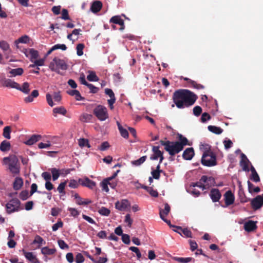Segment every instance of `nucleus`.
<instances>
[{
  "instance_id": "nucleus-1",
  "label": "nucleus",
  "mask_w": 263,
  "mask_h": 263,
  "mask_svg": "<svg viewBox=\"0 0 263 263\" xmlns=\"http://www.w3.org/2000/svg\"><path fill=\"white\" fill-rule=\"evenodd\" d=\"M197 99V97L193 92L187 89H179L175 91L173 95V100L175 105L178 108L182 109L193 105Z\"/></svg>"
},
{
  "instance_id": "nucleus-2",
  "label": "nucleus",
  "mask_w": 263,
  "mask_h": 263,
  "mask_svg": "<svg viewBox=\"0 0 263 263\" xmlns=\"http://www.w3.org/2000/svg\"><path fill=\"white\" fill-rule=\"evenodd\" d=\"M202 146L204 147V152L202 159L201 163L206 166H214L216 164V158L214 153L210 151V146L208 144H202Z\"/></svg>"
},
{
  "instance_id": "nucleus-3",
  "label": "nucleus",
  "mask_w": 263,
  "mask_h": 263,
  "mask_svg": "<svg viewBox=\"0 0 263 263\" xmlns=\"http://www.w3.org/2000/svg\"><path fill=\"white\" fill-rule=\"evenodd\" d=\"M4 164L8 165V170L13 174H18L20 173V164L17 157L14 155H10L9 157L3 158Z\"/></svg>"
},
{
  "instance_id": "nucleus-4",
  "label": "nucleus",
  "mask_w": 263,
  "mask_h": 263,
  "mask_svg": "<svg viewBox=\"0 0 263 263\" xmlns=\"http://www.w3.org/2000/svg\"><path fill=\"white\" fill-rule=\"evenodd\" d=\"M160 143L164 146L165 150L168 152L171 156H174L182 150L181 146L176 141L171 142L170 141H164L161 140Z\"/></svg>"
},
{
  "instance_id": "nucleus-5",
  "label": "nucleus",
  "mask_w": 263,
  "mask_h": 263,
  "mask_svg": "<svg viewBox=\"0 0 263 263\" xmlns=\"http://www.w3.org/2000/svg\"><path fill=\"white\" fill-rule=\"evenodd\" d=\"M49 68L52 71L59 73V69L66 70L67 69V65L64 60L55 57L50 62Z\"/></svg>"
},
{
  "instance_id": "nucleus-6",
  "label": "nucleus",
  "mask_w": 263,
  "mask_h": 263,
  "mask_svg": "<svg viewBox=\"0 0 263 263\" xmlns=\"http://www.w3.org/2000/svg\"><path fill=\"white\" fill-rule=\"evenodd\" d=\"M21 204L18 199H12L6 204L7 213L10 214L22 210L23 208L21 206Z\"/></svg>"
},
{
  "instance_id": "nucleus-7",
  "label": "nucleus",
  "mask_w": 263,
  "mask_h": 263,
  "mask_svg": "<svg viewBox=\"0 0 263 263\" xmlns=\"http://www.w3.org/2000/svg\"><path fill=\"white\" fill-rule=\"evenodd\" d=\"M93 114L100 121H103L108 118L107 109L106 107L98 105L93 109Z\"/></svg>"
},
{
  "instance_id": "nucleus-8",
  "label": "nucleus",
  "mask_w": 263,
  "mask_h": 263,
  "mask_svg": "<svg viewBox=\"0 0 263 263\" xmlns=\"http://www.w3.org/2000/svg\"><path fill=\"white\" fill-rule=\"evenodd\" d=\"M152 151L154 153V154L151 156L150 159L152 160H156L158 159V158H159L160 163H162L163 160L164 159V157L163 156V152L159 150V146H153Z\"/></svg>"
},
{
  "instance_id": "nucleus-9",
  "label": "nucleus",
  "mask_w": 263,
  "mask_h": 263,
  "mask_svg": "<svg viewBox=\"0 0 263 263\" xmlns=\"http://www.w3.org/2000/svg\"><path fill=\"white\" fill-rule=\"evenodd\" d=\"M251 204L252 207L255 210L260 208L263 204V194L262 195H258L253 199Z\"/></svg>"
},
{
  "instance_id": "nucleus-10",
  "label": "nucleus",
  "mask_w": 263,
  "mask_h": 263,
  "mask_svg": "<svg viewBox=\"0 0 263 263\" xmlns=\"http://www.w3.org/2000/svg\"><path fill=\"white\" fill-rule=\"evenodd\" d=\"M130 206V203L127 199H122L121 201H118L115 203V207L119 211H125Z\"/></svg>"
},
{
  "instance_id": "nucleus-11",
  "label": "nucleus",
  "mask_w": 263,
  "mask_h": 263,
  "mask_svg": "<svg viewBox=\"0 0 263 263\" xmlns=\"http://www.w3.org/2000/svg\"><path fill=\"white\" fill-rule=\"evenodd\" d=\"M224 197L226 206H228L234 203L235 200L234 195L232 194L230 190L226 192L224 195Z\"/></svg>"
},
{
  "instance_id": "nucleus-12",
  "label": "nucleus",
  "mask_w": 263,
  "mask_h": 263,
  "mask_svg": "<svg viewBox=\"0 0 263 263\" xmlns=\"http://www.w3.org/2000/svg\"><path fill=\"white\" fill-rule=\"evenodd\" d=\"M209 196L213 202H217L221 197L219 190L217 189H212L210 193Z\"/></svg>"
},
{
  "instance_id": "nucleus-13",
  "label": "nucleus",
  "mask_w": 263,
  "mask_h": 263,
  "mask_svg": "<svg viewBox=\"0 0 263 263\" xmlns=\"http://www.w3.org/2000/svg\"><path fill=\"white\" fill-rule=\"evenodd\" d=\"M79 182L83 186H86L91 189L96 185V183L93 181L90 180L88 178H85L84 179H79Z\"/></svg>"
},
{
  "instance_id": "nucleus-14",
  "label": "nucleus",
  "mask_w": 263,
  "mask_h": 263,
  "mask_svg": "<svg viewBox=\"0 0 263 263\" xmlns=\"http://www.w3.org/2000/svg\"><path fill=\"white\" fill-rule=\"evenodd\" d=\"M194 151L193 147L187 148L183 153L182 157L186 160H190L194 156Z\"/></svg>"
},
{
  "instance_id": "nucleus-15",
  "label": "nucleus",
  "mask_w": 263,
  "mask_h": 263,
  "mask_svg": "<svg viewBox=\"0 0 263 263\" xmlns=\"http://www.w3.org/2000/svg\"><path fill=\"white\" fill-rule=\"evenodd\" d=\"M257 226L256 222L249 220L244 224V229L247 232H252L256 230Z\"/></svg>"
},
{
  "instance_id": "nucleus-16",
  "label": "nucleus",
  "mask_w": 263,
  "mask_h": 263,
  "mask_svg": "<svg viewBox=\"0 0 263 263\" xmlns=\"http://www.w3.org/2000/svg\"><path fill=\"white\" fill-rule=\"evenodd\" d=\"M2 82L4 86L16 89L18 86V83L12 81L10 79H4L2 80Z\"/></svg>"
},
{
  "instance_id": "nucleus-17",
  "label": "nucleus",
  "mask_w": 263,
  "mask_h": 263,
  "mask_svg": "<svg viewBox=\"0 0 263 263\" xmlns=\"http://www.w3.org/2000/svg\"><path fill=\"white\" fill-rule=\"evenodd\" d=\"M41 138L40 135H32L24 143L28 145H32L39 141Z\"/></svg>"
},
{
  "instance_id": "nucleus-18",
  "label": "nucleus",
  "mask_w": 263,
  "mask_h": 263,
  "mask_svg": "<svg viewBox=\"0 0 263 263\" xmlns=\"http://www.w3.org/2000/svg\"><path fill=\"white\" fill-rule=\"evenodd\" d=\"M25 54L27 57L29 55H30V61L31 62H33L34 60L37 59L39 56V52L33 48L29 49Z\"/></svg>"
},
{
  "instance_id": "nucleus-19",
  "label": "nucleus",
  "mask_w": 263,
  "mask_h": 263,
  "mask_svg": "<svg viewBox=\"0 0 263 263\" xmlns=\"http://www.w3.org/2000/svg\"><path fill=\"white\" fill-rule=\"evenodd\" d=\"M52 111H53V115L55 117H57L58 114L61 115L63 116H65V115L67 113L66 109L64 107H62V106L54 108L53 109Z\"/></svg>"
},
{
  "instance_id": "nucleus-20",
  "label": "nucleus",
  "mask_w": 263,
  "mask_h": 263,
  "mask_svg": "<svg viewBox=\"0 0 263 263\" xmlns=\"http://www.w3.org/2000/svg\"><path fill=\"white\" fill-rule=\"evenodd\" d=\"M110 22L121 26L120 29H123L124 28V21L119 16H112L110 20Z\"/></svg>"
},
{
  "instance_id": "nucleus-21",
  "label": "nucleus",
  "mask_w": 263,
  "mask_h": 263,
  "mask_svg": "<svg viewBox=\"0 0 263 263\" xmlns=\"http://www.w3.org/2000/svg\"><path fill=\"white\" fill-rule=\"evenodd\" d=\"M29 86V84L28 82H24L22 86H20V85L18 84V86L17 87L16 89L23 92L25 94H28L30 90Z\"/></svg>"
},
{
  "instance_id": "nucleus-22",
  "label": "nucleus",
  "mask_w": 263,
  "mask_h": 263,
  "mask_svg": "<svg viewBox=\"0 0 263 263\" xmlns=\"http://www.w3.org/2000/svg\"><path fill=\"white\" fill-rule=\"evenodd\" d=\"M102 6V4L100 1L94 2L91 6V10L95 13L99 12Z\"/></svg>"
},
{
  "instance_id": "nucleus-23",
  "label": "nucleus",
  "mask_w": 263,
  "mask_h": 263,
  "mask_svg": "<svg viewBox=\"0 0 263 263\" xmlns=\"http://www.w3.org/2000/svg\"><path fill=\"white\" fill-rule=\"evenodd\" d=\"M67 93L72 96H75L76 99L78 101L83 100L84 99V98L81 96L80 92L77 90H69L67 91Z\"/></svg>"
},
{
  "instance_id": "nucleus-24",
  "label": "nucleus",
  "mask_w": 263,
  "mask_h": 263,
  "mask_svg": "<svg viewBox=\"0 0 263 263\" xmlns=\"http://www.w3.org/2000/svg\"><path fill=\"white\" fill-rule=\"evenodd\" d=\"M178 138L179 141H177L179 144H180L182 147V149H183L184 146L187 145H190L189 143V141L186 138L183 137L181 134H178Z\"/></svg>"
},
{
  "instance_id": "nucleus-25",
  "label": "nucleus",
  "mask_w": 263,
  "mask_h": 263,
  "mask_svg": "<svg viewBox=\"0 0 263 263\" xmlns=\"http://www.w3.org/2000/svg\"><path fill=\"white\" fill-rule=\"evenodd\" d=\"M11 147L10 143L9 141L4 140L0 144V150L2 152H6L10 150Z\"/></svg>"
},
{
  "instance_id": "nucleus-26",
  "label": "nucleus",
  "mask_w": 263,
  "mask_h": 263,
  "mask_svg": "<svg viewBox=\"0 0 263 263\" xmlns=\"http://www.w3.org/2000/svg\"><path fill=\"white\" fill-rule=\"evenodd\" d=\"M23 184V179L20 177H16L13 182V188L15 190H20Z\"/></svg>"
},
{
  "instance_id": "nucleus-27",
  "label": "nucleus",
  "mask_w": 263,
  "mask_h": 263,
  "mask_svg": "<svg viewBox=\"0 0 263 263\" xmlns=\"http://www.w3.org/2000/svg\"><path fill=\"white\" fill-rule=\"evenodd\" d=\"M23 252L24 256L28 260L34 262H35V260H37L36 256L32 252H27L24 250H23Z\"/></svg>"
},
{
  "instance_id": "nucleus-28",
  "label": "nucleus",
  "mask_w": 263,
  "mask_h": 263,
  "mask_svg": "<svg viewBox=\"0 0 263 263\" xmlns=\"http://www.w3.org/2000/svg\"><path fill=\"white\" fill-rule=\"evenodd\" d=\"M88 73L89 74L87 76V79L88 81L92 82H97L99 81V78L95 71L89 70Z\"/></svg>"
},
{
  "instance_id": "nucleus-29",
  "label": "nucleus",
  "mask_w": 263,
  "mask_h": 263,
  "mask_svg": "<svg viewBox=\"0 0 263 263\" xmlns=\"http://www.w3.org/2000/svg\"><path fill=\"white\" fill-rule=\"evenodd\" d=\"M52 176V179L53 181H55L58 179L59 176H60V170L57 169L56 168H51L49 170Z\"/></svg>"
},
{
  "instance_id": "nucleus-30",
  "label": "nucleus",
  "mask_w": 263,
  "mask_h": 263,
  "mask_svg": "<svg viewBox=\"0 0 263 263\" xmlns=\"http://www.w3.org/2000/svg\"><path fill=\"white\" fill-rule=\"evenodd\" d=\"M173 259L181 263H188L189 262H191L192 261H194V259H193L192 257H186V258H183V257H173Z\"/></svg>"
},
{
  "instance_id": "nucleus-31",
  "label": "nucleus",
  "mask_w": 263,
  "mask_h": 263,
  "mask_svg": "<svg viewBox=\"0 0 263 263\" xmlns=\"http://www.w3.org/2000/svg\"><path fill=\"white\" fill-rule=\"evenodd\" d=\"M23 69L22 68H18L16 69H11L9 71V73L11 74L10 77H15L17 76H21L23 73Z\"/></svg>"
},
{
  "instance_id": "nucleus-32",
  "label": "nucleus",
  "mask_w": 263,
  "mask_h": 263,
  "mask_svg": "<svg viewBox=\"0 0 263 263\" xmlns=\"http://www.w3.org/2000/svg\"><path fill=\"white\" fill-rule=\"evenodd\" d=\"M208 128L210 132L216 134H220L223 132V129L222 128L215 126L209 125Z\"/></svg>"
},
{
  "instance_id": "nucleus-33",
  "label": "nucleus",
  "mask_w": 263,
  "mask_h": 263,
  "mask_svg": "<svg viewBox=\"0 0 263 263\" xmlns=\"http://www.w3.org/2000/svg\"><path fill=\"white\" fill-rule=\"evenodd\" d=\"M248 190L250 193L253 192L258 193L260 191V189L259 187H254V185L250 181H248Z\"/></svg>"
},
{
  "instance_id": "nucleus-34",
  "label": "nucleus",
  "mask_w": 263,
  "mask_h": 263,
  "mask_svg": "<svg viewBox=\"0 0 263 263\" xmlns=\"http://www.w3.org/2000/svg\"><path fill=\"white\" fill-rule=\"evenodd\" d=\"M11 132V128L10 126H7L3 129V136L7 139L11 138L10 133Z\"/></svg>"
},
{
  "instance_id": "nucleus-35",
  "label": "nucleus",
  "mask_w": 263,
  "mask_h": 263,
  "mask_svg": "<svg viewBox=\"0 0 263 263\" xmlns=\"http://www.w3.org/2000/svg\"><path fill=\"white\" fill-rule=\"evenodd\" d=\"M42 253L44 255H52L55 252V249H49L47 247H43L41 250Z\"/></svg>"
},
{
  "instance_id": "nucleus-36",
  "label": "nucleus",
  "mask_w": 263,
  "mask_h": 263,
  "mask_svg": "<svg viewBox=\"0 0 263 263\" xmlns=\"http://www.w3.org/2000/svg\"><path fill=\"white\" fill-rule=\"evenodd\" d=\"M92 117V116L91 115L84 113L80 116V120L82 122H87L91 120Z\"/></svg>"
},
{
  "instance_id": "nucleus-37",
  "label": "nucleus",
  "mask_w": 263,
  "mask_h": 263,
  "mask_svg": "<svg viewBox=\"0 0 263 263\" xmlns=\"http://www.w3.org/2000/svg\"><path fill=\"white\" fill-rule=\"evenodd\" d=\"M176 228L179 229L182 233H183L186 237L192 238V232L187 228L182 229L181 227L177 226Z\"/></svg>"
},
{
  "instance_id": "nucleus-38",
  "label": "nucleus",
  "mask_w": 263,
  "mask_h": 263,
  "mask_svg": "<svg viewBox=\"0 0 263 263\" xmlns=\"http://www.w3.org/2000/svg\"><path fill=\"white\" fill-rule=\"evenodd\" d=\"M146 158V156H142L137 160L132 161V164L136 166H139L145 161Z\"/></svg>"
},
{
  "instance_id": "nucleus-39",
  "label": "nucleus",
  "mask_w": 263,
  "mask_h": 263,
  "mask_svg": "<svg viewBox=\"0 0 263 263\" xmlns=\"http://www.w3.org/2000/svg\"><path fill=\"white\" fill-rule=\"evenodd\" d=\"M109 181H110L107 178H106L104 179L101 183V186L102 187V190L105 191L106 192H108L109 191L108 185V183H109Z\"/></svg>"
},
{
  "instance_id": "nucleus-40",
  "label": "nucleus",
  "mask_w": 263,
  "mask_h": 263,
  "mask_svg": "<svg viewBox=\"0 0 263 263\" xmlns=\"http://www.w3.org/2000/svg\"><path fill=\"white\" fill-rule=\"evenodd\" d=\"M170 211V206L168 205V204L166 203L164 204V210L160 209L159 215H160V213L162 212V215H164V216L165 217V216H166L168 215Z\"/></svg>"
},
{
  "instance_id": "nucleus-41",
  "label": "nucleus",
  "mask_w": 263,
  "mask_h": 263,
  "mask_svg": "<svg viewBox=\"0 0 263 263\" xmlns=\"http://www.w3.org/2000/svg\"><path fill=\"white\" fill-rule=\"evenodd\" d=\"M79 145L81 147H83L84 146H86L87 147H90V145L89 144L88 140L87 139H84V138L79 139Z\"/></svg>"
},
{
  "instance_id": "nucleus-42",
  "label": "nucleus",
  "mask_w": 263,
  "mask_h": 263,
  "mask_svg": "<svg viewBox=\"0 0 263 263\" xmlns=\"http://www.w3.org/2000/svg\"><path fill=\"white\" fill-rule=\"evenodd\" d=\"M29 38L27 35H24L20 37L18 40L15 41V43L17 44L18 43H27L29 42Z\"/></svg>"
},
{
  "instance_id": "nucleus-43",
  "label": "nucleus",
  "mask_w": 263,
  "mask_h": 263,
  "mask_svg": "<svg viewBox=\"0 0 263 263\" xmlns=\"http://www.w3.org/2000/svg\"><path fill=\"white\" fill-rule=\"evenodd\" d=\"M98 213L101 215L107 216L109 215L110 211L109 209L105 207H102L98 211Z\"/></svg>"
},
{
  "instance_id": "nucleus-44",
  "label": "nucleus",
  "mask_w": 263,
  "mask_h": 263,
  "mask_svg": "<svg viewBox=\"0 0 263 263\" xmlns=\"http://www.w3.org/2000/svg\"><path fill=\"white\" fill-rule=\"evenodd\" d=\"M0 48L4 51H7L10 49V46L7 42L2 41H0Z\"/></svg>"
},
{
  "instance_id": "nucleus-45",
  "label": "nucleus",
  "mask_w": 263,
  "mask_h": 263,
  "mask_svg": "<svg viewBox=\"0 0 263 263\" xmlns=\"http://www.w3.org/2000/svg\"><path fill=\"white\" fill-rule=\"evenodd\" d=\"M84 45L83 44H79L77 46V54L78 56H81L83 54Z\"/></svg>"
},
{
  "instance_id": "nucleus-46",
  "label": "nucleus",
  "mask_w": 263,
  "mask_h": 263,
  "mask_svg": "<svg viewBox=\"0 0 263 263\" xmlns=\"http://www.w3.org/2000/svg\"><path fill=\"white\" fill-rule=\"evenodd\" d=\"M193 114L196 116H199L202 112V108L199 106H196L193 109Z\"/></svg>"
},
{
  "instance_id": "nucleus-47",
  "label": "nucleus",
  "mask_w": 263,
  "mask_h": 263,
  "mask_svg": "<svg viewBox=\"0 0 263 263\" xmlns=\"http://www.w3.org/2000/svg\"><path fill=\"white\" fill-rule=\"evenodd\" d=\"M129 250L135 252L136 254L137 257L138 259H139L141 257V254L139 251V249L136 247H130L129 248Z\"/></svg>"
},
{
  "instance_id": "nucleus-48",
  "label": "nucleus",
  "mask_w": 263,
  "mask_h": 263,
  "mask_svg": "<svg viewBox=\"0 0 263 263\" xmlns=\"http://www.w3.org/2000/svg\"><path fill=\"white\" fill-rule=\"evenodd\" d=\"M214 181V178L212 177H208L206 176H202L200 178L199 181L201 182L202 184L206 183L208 181Z\"/></svg>"
},
{
  "instance_id": "nucleus-49",
  "label": "nucleus",
  "mask_w": 263,
  "mask_h": 263,
  "mask_svg": "<svg viewBox=\"0 0 263 263\" xmlns=\"http://www.w3.org/2000/svg\"><path fill=\"white\" fill-rule=\"evenodd\" d=\"M147 192L154 197H157L158 196V192L156 190H154L152 187H149V189H147Z\"/></svg>"
},
{
  "instance_id": "nucleus-50",
  "label": "nucleus",
  "mask_w": 263,
  "mask_h": 263,
  "mask_svg": "<svg viewBox=\"0 0 263 263\" xmlns=\"http://www.w3.org/2000/svg\"><path fill=\"white\" fill-rule=\"evenodd\" d=\"M63 223L62 221H59L52 226V229L53 231H56L59 228L63 227Z\"/></svg>"
},
{
  "instance_id": "nucleus-51",
  "label": "nucleus",
  "mask_w": 263,
  "mask_h": 263,
  "mask_svg": "<svg viewBox=\"0 0 263 263\" xmlns=\"http://www.w3.org/2000/svg\"><path fill=\"white\" fill-rule=\"evenodd\" d=\"M61 18L64 20H70L69 16L68 15V12L67 10H66L65 9H63L62 10Z\"/></svg>"
},
{
  "instance_id": "nucleus-52",
  "label": "nucleus",
  "mask_w": 263,
  "mask_h": 263,
  "mask_svg": "<svg viewBox=\"0 0 263 263\" xmlns=\"http://www.w3.org/2000/svg\"><path fill=\"white\" fill-rule=\"evenodd\" d=\"M66 184V182H61L58 186L57 190L60 193H64V189Z\"/></svg>"
},
{
  "instance_id": "nucleus-53",
  "label": "nucleus",
  "mask_w": 263,
  "mask_h": 263,
  "mask_svg": "<svg viewBox=\"0 0 263 263\" xmlns=\"http://www.w3.org/2000/svg\"><path fill=\"white\" fill-rule=\"evenodd\" d=\"M84 261V258L81 253H78L76 256V262L77 263H82Z\"/></svg>"
},
{
  "instance_id": "nucleus-54",
  "label": "nucleus",
  "mask_w": 263,
  "mask_h": 263,
  "mask_svg": "<svg viewBox=\"0 0 263 263\" xmlns=\"http://www.w3.org/2000/svg\"><path fill=\"white\" fill-rule=\"evenodd\" d=\"M19 197L23 200H26L28 197V191L26 190L22 191L20 194Z\"/></svg>"
},
{
  "instance_id": "nucleus-55",
  "label": "nucleus",
  "mask_w": 263,
  "mask_h": 263,
  "mask_svg": "<svg viewBox=\"0 0 263 263\" xmlns=\"http://www.w3.org/2000/svg\"><path fill=\"white\" fill-rule=\"evenodd\" d=\"M120 131V133L121 134V135L124 138H127L128 137V133L127 130L122 127H120V129H119Z\"/></svg>"
},
{
  "instance_id": "nucleus-56",
  "label": "nucleus",
  "mask_w": 263,
  "mask_h": 263,
  "mask_svg": "<svg viewBox=\"0 0 263 263\" xmlns=\"http://www.w3.org/2000/svg\"><path fill=\"white\" fill-rule=\"evenodd\" d=\"M122 241L126 245H128L130 243V237L127 234H124L122 235Z\"/></svg>"
},
{
  "instance_id": "nucleus-57",
  "label": "nucleus",
  "mask_w": 263,
  "mask_h": 263,
  "mask_svg": "<svg viewBox=\"0 0 263 263\" xmlns=\"http://www.w3.org/2000/svg\"><path fill=\"white\" fill-rule=\"evenodd\" d=\"M191 186H192L193 187L197 186L199 188L202 189V190H204L206 189L205 185L202 184L201 182L200 181L197 182L196 183H193Z\"/></svg>"
},
{
  "instance_id": "nucleus-58",
  "label": "nucleus",
  "mask_w": 263,
  "mask_h": 263,
  "mask_svg": "<svg viewBox=\"0 0 263 263\" xmlns=\"http://www.w3.org/2000/svg\"><path fill=\"white\" fill-rule=\"evenodd\" d=\"M58 242V245L61 249H68L69 247H68V245H67L64 240H59Z\"/></svg>"
},
{
  "instance_id": "nucleus-59",
  "label": "nucleus",
  "mask_w": 263,
  "mask_h": 263,
  "mask_svg": "<svg viewBox=\"0 0 263 263\" xmlns=\"http://www.w3.org/2000/svg\"><path fill=\"white\" fill-rule=\"evenodd\" d=\"M125 222L127 223V225L129 227H131L133 223V220L130 218V215L129 214L126 215L125 218Z\"/></svg>"
},
{
  "instance_id": "nucleus-60",
  "label": "nucleus",
  "mask_w": 263,
  "mask_h": 263,
  "mask_svg": "<svg viewBox=\"0 0 263 263\" xmlns=\"http://www.w3.org/2000/svg\"><path fill=\"white\" fill-rule=\"evenodd\" d=\"M51 145V143L50 141H47V143H40L38 144V147L40 149L44 148H47L50 147Z\"/></svg>"
},
{
  "instance_id": "nucleus-61",
  "label": "nucleus",
  "mask_w": 263,
  "mask_h": 263,
  "mask_svg": "<svg viewBox=\"0 0 263 263\" xmlns=\"http://www.w3.org/2000/svg\"><path fill=\"white\" fill-rule=\"evenodd\" d=\"M211 119V116L210 115L206 112H204L202 114L201 118V120L202 122H205L207 120H209Z\"/></svg>"
},
{
  "instance_id": "nucleus-62",
  "label": "nucleus",
  "mask_w": 263,
  "mask_h": 263,
  "mask_svg": "<svg viewBox=\"0 0 263 263\" xmlns=\"http://www.w3.org/2000/svg\"><path fill=\"white\" fill-rule=\"evenodd\" d=\"M79 186V183L75 180H70L69 186L72 189L77 188Z\"/></svg>"
},
{
  "instance_id": "nucleus-63",
  "label": "nucleus",
  "mask_w": 263,
  "mask_h": 263,
  "mask_svg": "<svg viewBox=\"0 0 263 263\" xmlns=\"http://www.w3.org/2000/svg\"><path fill=\"white\" fill-rule=\"evenodd\" d=\"M68 210L70 212L71 215L74 217L79 215V212L76 209L69 208Z\"/></svg>"
},
{
  "instance_id": "nucleus-64",
  "label": "nucleus",
  "mask_w": 263,
  "mask_h": 263,
  "mask_svg": "<svg viewBox=\"0 0 263 263\" xmlns=\"http://www.w3.org/2000/svg\"><path fill=\"white\" fill-rule=\"evenodd\" d=\"M42 177L46 181H50L51 180V175L49 173L47 172H44L42 174Z\"/></svg>"
}]
</instances>
